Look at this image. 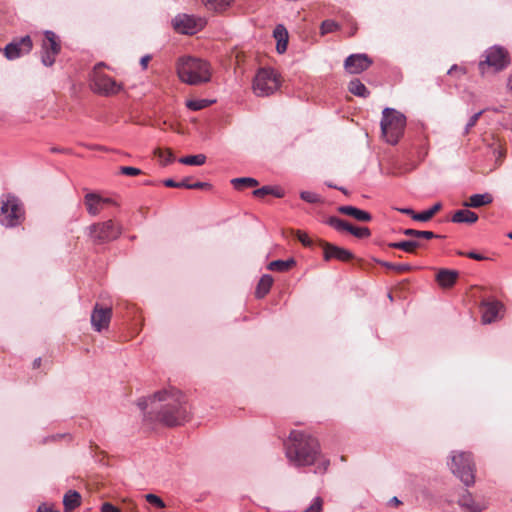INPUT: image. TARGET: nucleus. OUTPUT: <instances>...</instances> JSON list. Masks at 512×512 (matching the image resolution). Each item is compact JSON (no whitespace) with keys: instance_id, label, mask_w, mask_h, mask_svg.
<instances>
[{"instance_id":"2f4dec72","label":"nucleus","mask_w":512,"mask_h":512,"mask_svg":"<svg viewBox=\"0 0 512 512\" xmlns=\"http://www.w3.org/2000/svg\"><path fill=\"white\" fill-rule=\"evenodd\" d=\"M403 234L405 236L414 237V238H424L427 240L443 237L441 235L435 234L432 231H420V230H415V229H411V228L403 230Z\"/></svg>"},{"instance_id":"39448f33","label":"nucleus","mask_w":512,"mask_h":512,"mask_svg":"<svg viewBox=\"0 0 512 512\" xmlns=\"http://www.w3.org/2000/svg\"><path fill=\"white\" fill-rule=\"evenodd\" d=\"M25 210L22 202L14 195H4L0 198V224L14 228L22 224Z\"/></svg>"},{"instance_id":"c03bdc74","label":"nucleus","mask_w":512,"mask_h":512,"mask_svg":"<svg viewBox=\"0 0 512 512\" xmlns=\"http://www.w3.org/2000/svg\"><path fill=\"white\" fill-rule=\"evenodd\" d=\"M484 111L485 110H481L470 117L469 121L466 124L464 134H468L470 129L476 125L477 121L479 120L481 115L484 113Z\"/></svg>"},{"instance_id":"423d86ee","label":"nucleus","mask_w":512,"mask_h":512,"mask_svg":"<svg viewBox=\"0 0 512 512\" xmlns=\"http://www.w3.org/2000/svg\"><path fill=\"white\" fill-rule=\"evenodd\" d=\"M281 75L271 67L259 68L254 76L252 89L256 96L267 97L281 87Z\"/></svg>"},{"instance_id":"412c9836","label":"nucleus","mask_w":512,"mask_h":512,"mask_svg":"<svg viewBox=\"0 0 512 512\" xmlns=\"http://www.w3.org/2000/svg\"><path fill=\"white\" fill-rule=\"evenodd\" d=\"M338 212L344 215L351 216L360 222H370L372 220V215L369 212L358 209L354 206H340L338 207Z\"/></svg>"},{"instance_id":"4d7b16f0","label":"nucleus","mask_w":512,"mask_h":512,"mask_svg":"<svg viewBox=\"0 0 512 512\" xmlns=\"http://www.w3.org/2000/svg\"><path fill=\"white\" fill-rule=\"evenodd\" d=\"M151 59V56L150 55H145L141 58L140 60V64L142 66L143 69H146L147 68V65H148V62L150 61Z\"/></svg>"},{"instance_id":"6e6552de","label":"nucleus","mask_w":512,"mask_h":512,"mask_svg":"<svg viewBox=\"0 0 512 512\" xmlns=\"http://www.w3.org/2000/svg\"><path fill=\"white\" fill-rule=\"evenodd\" d=\"M450 469L461 482L469 487L475 483V463L469 452H458L452 455Z\"/></svg>"},{"instance_id":"58836bf2","label":"nucleus","mask_w":512,"mask_h":512,"mask_svg":"<svg viewBox=\"0 0 512 512\" xmlns=\"http://www.w3.org/2000/svg\"><path fill=\"white\" fill-rule=\"evenodd\" d=\"M157 155L163 165H168L174 161V155L171 150H158Z\"/></svg>"},{"instance_id":"cd10ccee","label":"nucleus","mask_w":512,"mask_h":512,"mask_svg":"<svg viewBox=\"0 0 512 512\" xmlns=\"http://www.w3.org/2000/svg\"><path fill=\"white\" fill-rule=\"evenodd\" d=\"M296 265V261L294 258H288L286 260H274L271 261L267 269L270 271H276V272H287L291 270Z\"/></svg>"},{"instance_id":"bb28decb","label":"nucleus","mask_w":512,"mask_h":512,"mask_svg":"<svg viewBox=\"0 0 512 512\" xmlns=\"http://www.w3.org/2000/svg\"><path fill=\"white\" fill-rule=\"evenodd\" d=\"M422 244L417 240H405L400 242H391L388 247L393 249H400L407 253L415 254L416 250L420 248Z\"/></svg>"},{"instance_id":"79ce46f5","label":"nucleus","mask_w":512,"mask_h":512,"mask_svg":"<svg viewBox=\"0 0 512 512\" xmlns=\"http://www.w3.org/2000/svg\"><path fill=\"white\" fill-rule=\"evenodd\" d=\"M145 498L148 503L155 505L158 508L165 507V503L163 502V500L155 494L149 493L145 496Z\"/></svg>"},{"instance_id":"37998d69","label":"nucleus","mask_w":512,"mask_h":512,"mask_svg":"<svg viewBox=\"0 0 512 512\" xmlns=\"http://www.w3.org/2000/svg\"><path fill=\"white\" fill-rule=\"evenodd\" d=\"M300 197L302 200H304L308 203H317L320 201L319 195H317L316 193L310 192V191L301 192Z\"/></svg>"},{"instance_id":"e2e57ef3","label":"nucleus","mask_w":512,"mask_h":512,"mask_svg":"<svg viewBox=\"0 0 512 512\" xmlns=\"http://www.w3.org/2000/svg\"><path fill=\"white\" fill-rule=\"evenodd\" d=\"M41 365V358H36L33 362V368H38Z\"/></svg>"},{"instance_id":"1a4fd4ad","label":"nucleus","mask_w":512,"mask_h":512,"mask_svg":"<svg viewBox=\"0 0 512 512\" xmlns=\"http://www.w3.org/2000/svg\"><path fill=\"white\" fill-rule=\"evenodd\" d=\"M104 63H98L93 70L91 75V88L92 90L100 95L110 96L117 94L121 89L122 85L117 83L110 76L99 71Z\"/></svg>"},{"instance_id":"9b49d317","label":"nucleus","mask_w":512,"mask_h":512,"mask_svg":"<svg viewBox=\"0 0 512 512\" xmlns=\"http://www.w3.org/2000/svg\"><path fill=\"white\" fill-rule=\"evenodd\" d=\"M44 36L41 62L43 65L50 67L55 63V58L60 53L61 45L57 35L53 31H45Z\"/></svg>"},{"instance_id":"ddd939ff","label":"nucleus","mask_w":512,"mask_h":512,"mask_svg":"<svg viewBox=\"0 0 512 512\" xmlns=\"http://www.w3.org/2000/svg\"><path fill=\"white\" fill-rule=\"evenodd\" d=\"M319 246L323 250V259L325 261H331L334 259L340 262H349L355 258L354 254L350 250L327 241L320 240Z\"/></svg>"},{"instance_id":"393cba45","label":"nucleus","mask_w":512,"mask_h":512,"mask_svg":"<svg viewBox=\"0 0 512 512\" xmlns=\"http://www.w3.org/2000/svg\"><path fill=\"white\" fill-rule=\"evenodd\" d=\"M451 220L454 223L473 224L477 222L478 215L468 209H460L453 214Z\"/></svg>"},{"instance_id":"69168bd1","label":"nucleus","mask_w":512,"mask_h":512,"mask_svg":"<svg viewBox=\"0 0 512 512\" xmlns=\"http://www.w3.org/2000/svg\"><path fill=\"white\" fill-rule=\"evenodd\" d=\"M337 189L342 191L344 194H348L347 190L345 188H343V187H338Z\"/></svg>"},{"instance_id":"5701e85b","label":"nucleus","mask_w":512,"mask_h":512,"mask_svg":"<svg viewBox=\"0 0 512 512\" xmlns=\"http://www.w3.org/2000/svg\"><path fill=\"white\" fill-rule=\"evenodd\" d=\"M493 202V197L490 193L473 194L467 201L463 203L464 207L479 208L489 205Z\"/></svg>"},{"instance_id":"de8ad7c7","label":"nucleus","mask_w":512,"mask_h":512,"mask_svg":"<svg viewBox=\"0 0 512 512\" xmlns=\"http://www.w3.org/2000/svg\"><path fill=\"white\" fill-rule=\"evenodd\" d=\"M296 235H297V239L306 247H309L312 245V241L311 239L309 238V236L305 233V232H302V231H297L296 232Z\"/></svg>"},{"instance_id":"680f3d73","label":"nucleus","mask_w":512,"mask_h":512,"mask_svg":"<svg viewBox=\"0 0 512 512\" xmlns=\"http://www.w3.org/2000/svg\"><path fill=\"white\" fill-rule=\"evenodd\" d=\"M390 503L395 505V506H398L401 504V501L397 498V497H393L391 500H390Z\"/></svg>"},{"instance_id":"473e14b6","label":"nucleus","mask_w":512,"mask_h":512,"mask_svg":"<svg viewBox=\"0 0 512 512\" xmlns=\"http://www.w3.org/2000/svg\"><path fill=\"white\" fill-rule=\"evenodd\" d=\"M326 224H328L330 227L334 228L338 232H348L351 223L336 216H330L326 220Z\"/></svg>"},{"instance_id":"603ef678","label":"nucleus","mask_w":512,"mask_h":512,"mask_svg":"<svg viewBox=\"0 0 512 512\" xmlns=\"http://www.w3.org/2000/svg\"><path fill=\"white\" fill-rule=\"evenodd\" d=\"M37 512H55V510L53 505L43 503L38 507Z\"/></svg>"},{"instance_id":"3c124183","label":"nucleus","mask_w":512,"mask_h":512,"mask_svg":"<svg viewBox=\"0 0 512 512\" xmlns=\"http://www.w3.org/2000/svg\"><path fill=\"white\" fill-rule=\"evenodd\" d=\"M210 184L207 182H192L190 189H206L209 188Z\"/></svg>"},{"instance_id":"6ab92c4d","label":"nucleus","mask_w":512,"mask_h":512,"mask_svg":"<svg viewBox=\"0 0 512 512\" xmlns=\"http://www.w3.org/2000/svg\"><path fill=\"white\" fill-rule=\"evenodd\" d=\"M458 276L459 273L456 270L440 269L436 274V281L440 287L447 289L454 286Z\"/></svg>"},{"instance_id":"338daca9","label":"nucleus","mask_w":512,"mask_h":512,"mask_svg":"<svg viewBox=\"0 0 512 512\" xmlns=\"http://www.w3.org/2000/svg\"><path fill=\"white\" fill-rule=\"evenodd\" d=\"M329 187L337 189L338 187L334 183L328 184Z\"/></svg>"},{"instance_id":"6e6d98bb","label":"nucleus","mask_w":512,"mask_h":512,"mask_svg":"<svg viewBox=\"0 0 512 512\" xmlns=\"http://www.w3.org/2000/svg\"><path fill=\"white\" fill-rule=\"evenodd\" d=\"M399 211L403 214L411 216V218L414 220V216L417 215V213L411 209V208H401Z\"/></svg>"},{"instance_id":"f03ea898","label":"nucleus","mask_w":512,"mask_h":512,"mask_svg":"<svg viewBox=\"0 0 512 512\" xmlns=\"http://www.w3.org/2000/svg\"><path fill=\"white\" fill-rule=\"evenodd\" d=\"M286 457L296 467L311 466L321 458L320 444L310 434L292 430L286 444Z\"/></svg>"},{"instance_id":"8fccbe9b","label":"nucleus","mask_w":512,"mask_h":512,"mask_svg":"<svg viewBox=\"0 0 512 512\" xmlns=\"http://www.w3.org/2000/svg\"><path fill=\"white\" fill-rule=\"evenodd\" d=\"M459 254H460V255H465V256H467L468 258H471V259H474V260H477V261H482V260H485V259H486V257H485V256H483V255H481V254H479V253L473 252V251L468 252V253H462V252H460Z\"/></svg>"},{"instance_id":"4be33fe9","label":"nucleus","mask_w":512,"mask_h":512,"mask_svg":"<svg viewBox=\"0 0 512 512\" xmlns=\"http://www.w3.org/2000/svg\"><path fill=\"white\" fill-rule=\"evenodd\" d=\"M273 36L277 41L276 50L279 54L284 53L287 50L288 45V31L284 25L279 24L273 31Z\"/></svg>"},{"instance_id":"aec40b11","label":"nucleus","mask_w":512,"mask_h":512,"mask_svg":"<svg viewBox=\"0 0 512 512\" xmlns=\"http://www.w3.org/2000/svg\"><path fill=\"white\" fill-rule=\"evenodd\" d=\"M101 196L97 193H87L84 197V203L88 213L92 216H96L104 208Z\"/></svg>"},{"instance_id":"4468645a","label":"nucleus","mask_w":512,"mask_h":512,"mask_svg":"<svg viewBox=\"0 0 512 512\" xmlns=\"http://www.w3.org/2000/svg\"><path fill=\"white\" fill-rule=\"evenodd\" d=\"M33 47L32 39L29 35L16 39L4 48V54L7 59L14 60L22 55L28 54Z\"/></svg>"},{"instance_id":"052dcab7","label":"nucleus","mask_w":512,"mask_h":512,"mask_svg":"<svg viewBox=\"0 0 512 512\" xmlns=\"http://www.w3.org/2000/svg\"><path fill=\"white\" fill-rule=\"evenodd\" d=\"M328 466H329V461L323 460V461H321L319 468H321L322 472H325L327 470Z\"/></svg>"},{"instance_id":"72a5a7b5","label":"nucleus","mask_w":512,"mask_h":512,"mask_svg":"<svg viewBox=\"0 0 512 512\" xmlns=\"http://www.w3.org/2000/svg\"><path fill=\"white\" fill-rule=\"evenodd\" d=\"M178 161L184 165L201 166L205 164L206 156L204 154L188 155L181 157Z\"/></svg>"},{"instance_id":"c85d7f7f","label":"nucleus","mask_w":512,"mask_h":512,"mask_svg":"<svg viewBox=\"0 0 512 512\" xmlns=\"http://www.w3.org/2000/svg\"><path fill=\"white\" fill-rule=\"evenodd\" d=\"M230 182L234 189L237 191H243L244 189L248 188H256L259 185L258 180L252 177L233 178Z\"/></svg>"},{"instance_id":"5fc2aeb1","label":"nucleus","mask_w":512,"mask_h":512,"mask_svg":"<svg viewBox=\"0 0 512 512\" xmlns=\"http://www.w3.org/2000/svg\"><path fill=\"white\" fill-rule=\"evenodd\" d=\"M180 188L190 189L192 184V179L190 177H186L179 181Z\"/></svg>"},{"instance_id":"f3484780","label":"nucleus","mask_w":512,"mask_h":512,"mask_svg":"<svg viewBox=\"0 0 512 512\" xmlns=\"http://www.w3.org/2000/svg\"><path fill=\"white\" fill-rule=\"evenodd\" d=\"M503 308V304L499 301L484 300L481 303L482 321L485 324L492 323L497 320L499 313Z\"/></svg>"},{"instance_id":"0e129e2a","label":"nucleus","mask_w":512,"mask_h":512,"mask_svg":"<svg viewBox=\"0 0 512 512\" xmlns=\"http://www.w3.org/2000/svg\"><path fill=\"white\" fill-rule=\"evenodd\" d=\"M508 88L512 92V75L508 79Z\"/></svg>"},{"instance_id":"09e8293b","label":"nucleus","mask_w":512,"mask_h":512,"mask_svg":"<svg viewBox=\"0 0 512 512\" xmlns=\"http://www.w3.org/2000/svg\"><path fill=\"white\" fill-rule=\"evenodd\" d=\"M101 512H121L119 508L109 502H105L101 506Z\"/></svg>"},{"instance_id":"7ed1b4c3","label":"nucleus","mask_w":512,"mask_h":512,"mask_svg":"<svg viewBox=\"0 0 512 512\" xmlns=\"http://www.w3.org/2000/svg\"><path fill=\"white\" fill-rule=\"evenodd\" d=\"M177 74L182 82L189 85H199L210 79L208 64L191 56L181 57L178 60Z\"/></svg>"},{"instance_id":"a211bd4d","label":"nucleus","mask_w":512,"mask_h":512,"mask_svg":"<svg viewBox=\"0 0 512 512\" xmlns=\"http://www.w3.org/2000/svg\"><path fill=\"white\" fill-rule=\"evenodd\" d=\"M459 506L466 512H482L486 509L484 502H477L469 491H465L458 500Z\"/></svg>"},{"instance_id":"4c0bfd02","label":"nucleus","mask_w":512,"mask_h":512,"mask_svg":"<svg viewBox=\"0 0 512 512\" xmlns=\"http://www.w3.org/2000/svg\"><path fill=\"white\" fill-rule=\"evenodd\" d=\"M348 232L359 239H365L371 236V231L368 227H357L352 224H350Z\"/></svg>"},{"instance_id":"bf43d9fd","label":"nucleus","mask_w":512,"mask_h":512,"mask_svg":"<svg viewBox=\"0 0 512 512\" xmlns=\"http://www.w3.org/2000/svg\"><path fill=\"white\" fill-rule=\"evenodd\" d=\"M461 72V73H465L464 69L463 68H460L458 67L457 65H453L449 70H448V74H453L454 72Z\"/></svg>"},{"instance_id":"f257e3e1","label":"nucleus","mask_w":512,"mask_h":512,"mask_svg":"<svg viewBox=\"0 0 512 512\" xmlns=\"http://www.w3.org/2000/svg\"><path fill=\"white\" fill-rule=\"evenodd\" d=\"M137 406L144 411L149 406L156 420L166 426L182 425L189 418L185 395L176 388L163 389L149 398H141Z\"/></svg>"},{"instance_id":"e433bc0d","label":"nucleus","mask_w":512,"mask_h":512,"mask_svg":"<svg viewBox=\"0 0 512 512\" xmlns=\"http://www.w3.org/2000/svg\"><path fill=\"white\" fill-rule=\"evenodd\" d=\"M212 102L207 99H190L186 101V107L192 111H199L208 107Z\"/></svg>"},{"instance_id":"c9c22d12","label":"nucleus","mask_w":512,"mask_h":512,"mask_svg":"<svg viewBox=\"0 0 512 512\" xmlns=\"http://www.w3.org/2000/svg\"><path fill=\"white\" fill-rule=\"evenodd\" d=\"M376 262L378 264H380L381 266H383L389 270H393L397 273L408 272L413 269V267L410 264H395V263L382 261V260H376Z\"/></svg>"},{"instance_id":"49530a36","label":"nucleus","mask_w":512,"mask_h":512,"mask_svg":"<svg viewBox=\"0 0 512 512\" xmlns=\"http://www.w3.org/2000/svg\"><path fill=\"white\" fill-rule=\"evenodd\" d=\"M120 173L126 176H137L140 175L142 171L135 167L122 166L120 167Z\"/></svg>"},{"instance_id":"864d4df0","label":"nucleus","mask_w":512,"mask_h":512,"mask_svg":"<svg viewBox=\"0 0 512 512\" xmlns=\"http://www.w3.org/2000/svg\"><path fill=\"white\" fill-rule=\"evenodd\" d=\"M163 184L166 187H170V188H180L179 181H175L173 179H166L163 181Z\"/></svg>"},{"instance_id":"774afa93","label":"nucleus","mask_w":512,"mask_h":512,"mask_svg":"<svg viewBox=\"0 0 512 512\" xmlns=\"http://www.w3.org/2000/svg\"><path fill=\"white\" fill-rule=\"evenodd\" d=\"M508 237L512 240V232L508 234Z\"/></svg>"},{"instance_id":"a878e982","label":"nucleus","mask_w":512,"mask_h":512,"mask_svg":"<svg viewBox=\"0 0 512 512\" xmlns=\"http://www.w3.org/2000/svg\"><path fill=\"white\" fill-rule=\"evenodd\" d=\"M272 285H273L272 276H270L268 274L263 275L260 278V280L256 286V290H255L256 298H258V299L264 298L269 293Z\"/></svg>"},{"instance_id":"2eb2a0df","label":"nucleus","mask_w":512,"mask_h":512,"mask_svg":"<svg viewBox=\"0 0 512 512\" xmlns=\"http://www.w3.org/2000/svg\"><path fill=\"white\" fill-rule=\"evenodd\" d=\"M112 318V309L110 307H102L98 303L95 304L91 313V325L97 332L108 328Z\"/></svg>"},{"instance_id":"ea45409f","label":"nucleus","mask_w":512,"mask_h":512,"mask_svg":"<svg viewBox=\"0 0 512 512\" xmlns=\"http://www.w3.org/2000/svg\"><path fill=\"white\" fill-rule=\"evenodd\" d=\"M205 7L209 10L221 12L223 10V0H202Z\"/></svg>"},{"instance_id":"13d9d810","label":"nucleus","mask_w":512,"mask_h":512,"mask_svg":"<svg viewBox=\"0 0 512 512\" xmlns=\"http://www.w3.org/2000/svg\"><path fill=\"white\" fill-rule=\"evenodd\" d=\"M101 200H104L103 201V207L106 206V205H115L116 204V202L112 198L102 197L101 196Z\"/></svg>"},{"instance_id":"20e7f679","label":"nucleus","mask_w":512,"mask_h":512,"mask_svg":"<svg viewBox=\"0 0 512 512\" xmlns=\"http://www.w3.org/2000/svg\"><path fill=\"white\" fill-rule=\"evenodd\" d=\"M482 58L483 59L480 60L478 64V69L482 76L500 72L506 69L510 64L509 52L499 45H494L486 49Z\"/></svg>"},{"instance_id":"b1692460","label":"nucleus","mask_w":512,"mask_h":512,"mask_svg":"<svg viewBox=\"0 0 512 512\" xmlns=\"http://www.w3.org/2000/svg\"><path fill=\"white\" fill-rule=\"evenodd\" d=\"M65 512H71L81 505V495L75 490H69L63 497Z\"/></svg>"},{"instance_id":"f704fd0d","label":"nucleus","mask_w":512,"mask_h":512,"mask_svg":"<svg viewBox=\"0 0 512 512\" xmlns=\"http://www.w3.org/2000/svg\"><path fill=\"white\" fill-rule=\"evenodd\" d=\"M441 207V203L437 202L428 210L417 213V215L414 216V220L421 222L429 221L441 209Z\"/></svg>"},{"instance_id":"dca6fc26","label":"nucleus","mask_w":512,"mask_h":512,"mask_svg":"<svg viewBox=\"0 0 512 512\" xmlns=\"http://www.w3.org/2000/svg\"><path fill=\"white\" fill-rule=\"evenodd\" d=\"M373 61L366 54H352L345 60V69L351 74H359L367 70Z\"/></svg>"},{"instance_id":"0eeeda50","label":"nucleus","mask_w":512,"mask_h":512,"mask_svg":"<svg viewBox=\"0 0 512 512\" xmlns=\"http://www.w3.org/2000/svg\"><path fill=\"white\" fill-rule=\"evenodd\" d=\"M382 114V135L388 143L395 145L404 133L406 117L392 108H385Z\"/></svg>"},{"instance_id":"a19ab883","label":"nucleus","mask_w":512,"mask_h":512,"mask_svg":"<svg viewBox=\"0 0 512 512\" xmlns=\"http://www.w3.org/2000/svg\"><path fill=\"white\" fill-rule=\"evenodd\" d=\"M338 29H339L338 23H336L333 20H325L321 24V33L323 35L327 34V33L334 32V31H336Z\"/></svg>"},{"instance_id":"f8f14e48","label":"nucleus","mask_w":512,"mask_h":512,"mask_svg":"<svg viewBox=\"0 0 512 512\" xmlns=\"http://www.w3.org/2000/svg\"><path fill=\"white\" fill-rule=\"evenodd\" d=\"M201 18H196L188 14H179L172 20L173 29L181 34L194 35L203 27Z\"/></svg>"},{"instance_id":"9d476101","label":"nucleus","mask_w":512,"mask_h":512,"mask_svg":"<svg viewBox=\"0 0 512 512\" xmlns=\"http://www.w3.org/2000/svg\"><path fill=\"white\" fill-rule=\"evenodd\" d=\"M89 230L93 240L98 243L113 241L121 234L120 228L112 220L93 224Z\"/></svg>"},{"instance_id":"c756f323","label":"nucleus","mask_w":512,"mask_h":512,"mask_svg":"<svg viewBox=\"0 0 512 512\" xmlns=\"http://www.w3.org/2000/svg\"><path fill=\"white\" fill-rule=\"evenodd\" d=\"M252 195L256 198H264L268 195H273L277 198H281L284 196L283 192L281 191V189L277 188V187H272V186H263L261 188H258V189H254L253 192H252Z\"/></svg>"},{"instance_id":"a18cd8bd","label":"nucleus","mask_w":512,"mask_h":512,"mask_svg":"<svg viewBox=\"0 0 512 512\" xmlns=\"http://www.w3.org/2000/svg\"><path fill=\"white\" fill-rule=\"evenodd\" d=\"M323 500L320 497H316L312 504L304 512H321Z\"/></svg>"},{"instance_id":"7c9ffc66","label":"nucleus","mask_w":512,"mask_h":512,"mask_svg":"<svg viewBox=\"0 0 512 512\" xmlns=\"http://www.w3.org/2000/svg\"><path fill=\"white\" fill-rule=\"evenodd\" d=\"M348 90L350 93L358 97L367 98L370 95L369 90L359 79L351 80L348 85Z\"/></svg>"}]
</instances>
